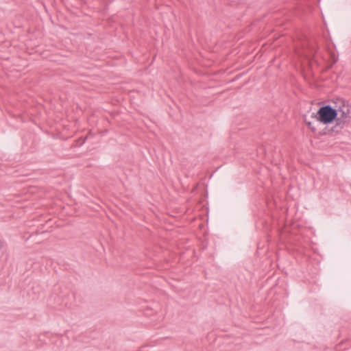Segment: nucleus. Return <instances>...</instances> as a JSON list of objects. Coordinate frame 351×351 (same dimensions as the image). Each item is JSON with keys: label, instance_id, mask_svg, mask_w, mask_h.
<instances>
[{"label": "nucleus", "instance_id": "f257e3e1", "mask_svg": "<svg viewBox=\"0 0 351 351\" xmlns=\"http://www.w3.org/2000/svg\"><path fill=\"white\" fill-rule=\"evenodd\" d=\"M334 104V107L329 104L321 106L316 114H312L311 117L324 125L335 121L336 126L343 128L351 121V105L340 98L337 99Z\"/></svg>", "mask_w": 351, "mask_h": 351}, {"label": "nucleus", "instance_id": "f03ea898", "mask_svg": "<svg viewBox=\"0 0 351 351\" xmlns=\"http://www.w3.org/2000/svg\"><path fill=\"white\" fill-rule=\"evenodd\" d=\"M304 122L313 132H315L317 130V128L313 125V122L308 121L306 118H304Z\"/></svg>", "mask_w": 351, "mask_h": 351}, {"label": "nucleus", "instance_id": "7ed1b4c3", "mask_svg": "<svg viewBox=\"0 0 351 351\" xmlns=\"http://www.w3.org/2000/svg\"><path fill=\"white\" fill-rule=\"evenodd\" d=\"M2 247V243L0 241V249Z\"/></svg>", "mask_w": 351, "mask_h": 351}]
</instances>
